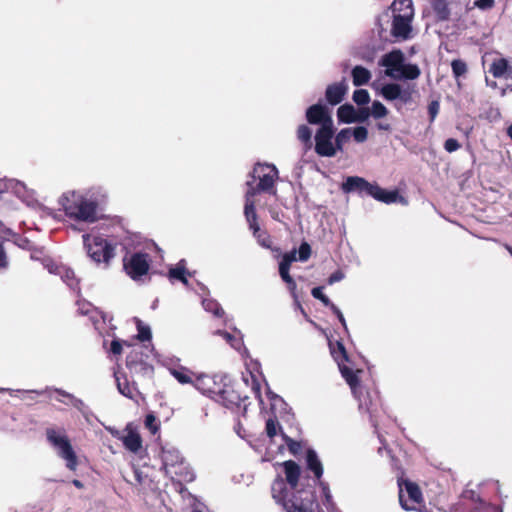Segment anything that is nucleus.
<instances>
[{
  "label": "nucleus",
  "mask_w": 512,
  "mask_h": 512,
  "mask_svg": "<svg viewBox=\"0 0 512 512\" xmlns=\"http://www.w3.org/2000/svg\"><path fill=\"white\" fill-rule=\"evenodd\" d=\"M137 328H138L137 338L140 341H147V340L151 339V330H150L149 326L144 325L140 321H138Z\"/></svg>",
  "instance_id": "37"
},
{
  "label": "nucleus",
  "mask_w": 512,
  "mask_h": 512,
  "mask_svg": "<svg viewBox=\"0 0 512 512\" xmlns=\"http://www.w3.org/2000/svg\"><path fill=\"white\" fill-rule=\"evenodd\" d=\"M353 84L355 86H361L371 79V73L368 69L362 66H356L352 70Z\"/></svg>",
  "instance_id": "23"
},
{
  "label": "nucleus",
  "mask_w": 512,
  "mask_h": 512,
  "mask_svg": "<svg viewBox=\"0 0 512 512\" xmlns=\"http://www.w3.org/2000/svg\"><path fill=\"white\" fill-rule=\"evenodd\" d=\"M276 167L268 162H257L253 169V178L258 180V187L262 190L269 189L273 186L277 177Z\"/></svg>",
  "instance_id": "13"
},
{
  "label": "nucleus",
  "mask_w": 512,
  "mask_h": 512,
  "mask_svg": "<svg viewBox=\"0 0 512 512\" xmlns=\"http://www.w3.org/2000/svg\"><path fill=\"white\" fill-rule=\"evenodd\" d=\"M345 278V274L344 272H342L341 270H337L335 271L334 273H332L328 279V283L330 285L334 284V283H337V282H340L341 280H343Z\"/></svg>",
  "instance_id": "44"
},
{
  "label": "nucleus",
  "mask_w": 512,
  "mask_h": 512,
  "mask_svg": "<svg viewBox=\"0 0 512 512\" xmlns=\"http://www.w3.org/2000/svg\"><path fill=\"white\" fill-rule=\"evenodd\" d=\"M144 424L152 434H156L160 429V422L152 413L146 416Z\"/></svg>",
  "instance_id": "31"
},
{
  "label": "nucleus",
  "mask_w": 512,
  "mask_h": 512,
  "mask_svg": "<svg viewBox=\"0 0 512 512\" xmlns=\"http://www.w3.org/2000/svg\"><path fill=\"white\" fill-rule=\"evenodd\" d=\"M369 116L368 109H361L359 112H356V122L365 121Z\"/></svg>",
  "instance_id": "50"
},
{
  "label": "nucleus",
  "mask_w": 512,
  "mask_h": 512,
  "mask_svg": "<svg viewBox=\"0 0 512 512\" xmlns=\"http://www.w3.org/2000/svg\"><path fill=\"white\" fill-rule=\"evenodd\" d=\"M337 116L339 121L343 123H354L356 122V111L352 105H342L337 110Z\"/></svg>",
  "instance_id": "24"
},
{
  "label": "nucleus",
  "mask_w": 512,
  "mask_h": 512,
  "mask_svg": "<svg viewBox=\"0 0 512 512\" xmlns=\"http://www.w3.org/2000/svg\"><path fill=\"white\" fill-rule=\"evenodd\" d=\"M307 121L311 124H320L321 127L330 124V128L333 127V120L331 118L329 110L322 105L316 104L308 108L306 112Z\"/></svg>",
  "instance_id": "16"
},
{
  "label": "nucleus",
  "mask_w": 512,
  "mask_h": 512,
  "mask_svg": "<svg viewBox=\"0 0 512 512\" xmlns=\"http://www.w3.org/2000/svg\"><path fill=\"white\" fill-rule=\"evenodd\" d=\"M320 486L322 488V493L324 496V505L328 509V511H332L336 509L335 503L333 502L332 495L330 489L326 483L320 482Z\"/></svg>",
  "instance_id": "30"
},
{
  "label": "nucleus",
  "mask_w": 512,
  "mask_h": 512,
  "mask_svg": "<svg viewBox=\"0 0 512 512\" xmlns=\"http://www.w3.org/2000/svg\"><path fill=\"white\" fill-rule=\"evenodd\" d=\"M351 128L341 130L336 136V144L339 149L352 137Z\"/></svg>",
  "instance_id": "36"
},
{
  "label": "nucleus",
  "mask_w": 512,
  "mask_h": 512,
  "mask_svg": "<svg viewBox=\"0 0 512 512\" xmlns=\"http://www.w3.org/2000/svg\"><path fill=\"white\" fill-rule=\"evenodd\" d=\"M382 96L387 100H395L401 95V88L398 84H386L381 89Z\"/></svg>",
  "instance_id": "27"
},
{
  "label": "nucleus",
  "mask_w": 512,
  "mask_h": 512,
  "mask_svg": "<svg viewBox=\"0 0 512 512\" xmlns=\"http://www.w3.org/2000/svg\"><path fill=\"white\" fill-rule=\"evenodd\" d=\"M45 267L51 274H57L61 277V279L71 288H76L78 285V280L75 276V273L72 269L58 265L52 261H49L45 264Z\"/></svg>",
  "instance_id": "17"
},
{
  "label": "nucleus",
  "mask_w": 512,
  "mask_h": 512,
  "mask_svg": "<svg viewBox=\"0 0 512 512\" xmlns=\"http://www.w3.org/2000/svg\"><path fill=\"white\" fill-rule=\"evenodd\" d=\"M438 111H439V104L437 102H433L429 106V112L431 114V117L434 118L437 115Z\"/></svg>",
  "instance_id": "53"
},
{
  "label": "nucleus",
  "mask_w": 512,
  "mask_h": 512,
  "mask_svg": "<svg viewBox=\"0 0 512 512\" xmlns=\"http://www.w3.org/2000/svg\"><path fill=\"white\" fill-rule=\"evenodd\" d=\"M393 22L391 33L395 38L406 40L411 37V22L414 17L412 0H394L391 5Z\"/></svg>",
  "instance_id": "5"
},
{
  "label": "nucleus",
  "mask_w": 512,
  "mask_h": 512,
  "mask_svg": "<svg viewBox=\"0 0 512 512\" xmlns=\"http://www.w3.org/2000/svg\"><path fill=\"white\" fill-rule=\"evenodd\" d=\"M115 378L119 392L128 398H133L135 389L133 386L129 385L126 378L117 372L115 373Z\"/></svg>",
  "instance_id": "26"
},
{
  "label": "nucleus",
  "mask_w": 512,
  "mask_h": 512,
  "mask_svg": "<svg viewBox=\"0 0 512 512\" xmlns=\"http://www.w3.org/2000/svg\"><path fill=\"white\" fill-rule=\"evenodd\" d=\"M135 475H136V477H137V480H138L139 482H141L140 475H139V473H138L137 471H135Z\"/></svg>",
  "instance_id": "58"
},
{
  "label": "nucleus",
  "mask_w": 512,
  "mask_h": 512,
  "mask_svg": "<svg viewBox=\"0 0 512 512\" xmlns=\"http://www.w3.org/2000/svg\"><path fill=\"white\" fill-rule=\"evenodd\" d=\"M217 333L222 336L234 349L239 351L243 347V341L241 337L233 336L230 333L224 331H218Z\"/></svg>",
  "instance_id": "28"
},
{
  "label": "nucleus",
  "mask_w": 512,
  "mask_h": 512,
  "mask_svg": "<svg viewBox=\"0 0 512 512\" xmlns=\"http://www.w3.org/2000/svg\"><path fill=\"white\" fill-rule=\"evenodd\" d=\"M332 309V311L337 315L339 321L341 322V324L343 325V327L345 329H347V324H346V320L342 314V312L339 310V308L337 306H335L334 304L331 305L330 307Z\"/></svg>",
  "instance_id": "48"
},
{
  "label": "nucleus",
  "mask_w": 512,
  "mask_h": 512,
  "mask_svg": "<svg viewBox=\"0 0 512 512\" xmlns=\"http://www.w3.org/2000/svg\"><path fill=\"white\" fill-rule=\"evenodd\" d=\"M74 405H75L77 408L81 409V406L83 405V402H82L81 400H75Z\"/></svg>",
  "instance_id": "56"
},
{
  "label": "nucleus",
  "mask_w": 512,
  "mask_h": 512,
  "mask_svg": "<svg viewBox=\"0 0 512 512\" xmlns=\"http://www.w3.org/2000/svg\"><path fill=\"white\" fill-rule=\"evenodd\" d=\"M334 134V128H330V124L328 123L324 127H320L318 130L315 141L316 146L315 149L317 153L322 157H332L335 154V147L331 141Z\"/></svg>",
  "instance_id": "14"
},
{
  "label": "nucleus",
  "mask_w": 512,
  "mask_h": 512,
  "mask_svg": "<svg viewBox=\"0 0 512 512\" xmlns=\"http://www.w3.org/2000/svg\"><path fill=\"white\" fill-rule=\"evenodd\" d=\"M284 439L290 449V451L293 453V454H296L298 452V450L300 449V444L296 441H293L292 439L284 436Z\"/></svg>",
  "instance_id": "46"
},
{
  "label": "nucleus",
  "mask_w": 512,
  "mask_h": 512,
  "mask_svg": "<svg viewBox=\"0 0 512 512\" xmlns=\"http://www.w3.org/2000/svg\"><path fill=\"white\" fill-rule=\"evenodd\" d=\"M444 147L448 152H453V151L457 150L460 147V145L457 140L448 139V140H446Z\"/></svg>",
  "instance_id": "45"
},
{
  "label": "nucleus",
  "mask_w": 512,
  "mask_h": 512,
  "mask_svg": "<svg viewBox=\"0 0 512 512\" xmlns=\"http://www.w3.org/2000/svg\"><path fill=\"white\" fill-rule=\"evenodd\" d=\"M306 462L308 468L314 473L316 478L319 479L323 474V467L321 461L319 460L314 450L309 449L307 451Z\"/></svg>",
  "instance_id": "20"
},
{
  "label": "nucleus",
  "mask_w": 512,
  "mask_h": 512,
  "mask_svg": "<svg viewBox=\"0 0 512 512\" xmlns=\"http://www.w3.org/2000/svg\"><path fill=\"white\" fill-rule=\"evenodd\" d=\"M73 484H74L77 488H82V487H83V484H82L79 480H74V481H73Z\"/></svg>",
  "instance_id": "54"
},
{
  "label": "nucleus",
  "mask_w": 512,
  "mask_h": 512,
  "mask_svg": "<svg viewBox=\"0 0 512 512\" xmlns=\"http://www.w3.org/2000/svg\"><path fill=\"white\" fill-rule=\"evenodd\" d=\"M58 203L65 215L71 219L89 223L97 219V204L85 193L79 191L64 192Z\"/></svg>",
  "instance_id": "2"
},
{
  "label": "nucleus",
  "mask_w": 512,
  "mask_h": 512,
  "mask_svg": "<svg viewBox=\"0 0 512 512\" xmlns=\"http://www.w3.org/2000/svg\"><path fill=\"white\" fill-rule=\"evenodd\" d=\"M278 423L273 419H268L266 422V432L269 437H274L277 434Z\"/></svg>",
  "instance_id": "42"
},
{
  "label": "nucleus",
  "mask_w": 512,
  "mask_h": 512,
  "mask_svg": "<svg viewBox=\"0 0 512 512\" xmlns=\"http://www.w3.org/2000/svg\"><path fill=\"white\" fill-rule=\"evenodd\" d=\"M170 373L181 384H193V373L184 367L170 369Z\"/></svg>",
  "instance_id": "25"
},
{
  "label": "nucleus",
  "mask_w": 512,
  "mask_h": 512,
  "mask_svg": "<svg viewBox=\"0 0 512 512\" xmlns=\"http://www.w3.org/2000/svg\"><path fill=\"white\" fill-rule=\"evenodd\" d=\"M451 66H452V71H453V74L455 75V77H460L463 74H465L467 71L466 64L461 60H454L451 64Z\"/></svg>",
  "instance_id": "40"
},
{
  "label": "nucleus",
  "mask_w": 512,
  "mask_h": 512,
  "mask_svg": "<svg viewBox=\"0 0 512 512\" xmlns=\"http://www.w3.org/2000/svg\"><path fill=\"white\" fill-rule=\"evenodd\" d=\"M353 100L359 105L367 104L370 100L368 91L364 89L354 91Z\"/></svg>",
  "instance_id": "34"
},
{
  "label": "nucleus",
  "mask_w": 512,
  "mask_h": 512,
  "mask_svg": "<svg viewBox=\"0 0 512 512\" xmlns=\"http://www.w3.org/2000/svg\"><path fill=\"white\" fill-rule=\"evenodd\" d=\"M342 189L346 193L359 191L366 192L374 199L384 202L386 204L401 202L406 204V201L396 191H388L380 188L377 185L368 183L361 177H348L342 184Z\"/></svg>",
  "instance_id": "6"
},
{
  "label": "nucleus",
  "mask_w": 512,
  "mask_h": 512,
  "mask_svg": "<svg viewBox=\"0 0 512 512\" xmlns=\"http://www.w3.org/2000/svg\"><path fill=\"white\" fill-rule=\"evenodd\" d=\"M338 366H339L342 376L345 378L346 382L351 387L353 393L356 394V386L358 384V375L357 374L360 371L357 370L356 372H354L352 369H350L348 366H346L345 364H343L341 362H338Z\"/></svg>",
  "instance_id": "21"
},
{
  "label": "nucleus",
  "mask_w": 512,
  "mask_h": 512,
  "mask_svg": "<svg viewBox=\"0 0 512 512\" xmlns=\"http://www.w3.org/2000/svg\"><path fill=\"white\" fill-rule=\"evenodd\" d=\"M7 267V258L6 253L0 244V270L5 269Z\"/></svg>",
  "instance_id": "52"
},
{
  "label": "nucleus",
  "mask_w": 512,
  "mask_h": 512,
  "mask_svg": "<svg viewBox=\"0 0 512 512\" xmlns=\"http://www.w3.org/2000/svg\"><path fill=\"white\" fill-rule=\"evenodd\" d=\"M187 275H189V273L186 270V263L184 260H181L169 269V277L171 279L179 280L184 284L188 283Z\"/></svg>",
  "instance_id": "22"
},
{
  "label": "nucleus",
  "mask_w": 512,
  "mask_h": 512,
  "mask_svg": "<svg viewBox=\"0 0 512 512\" xmlns=\"http://www.w3.org/2000/svg\"><path fill=\"white\" fill-rule=\"evenodd\" d=\"M296 250H293L289 253H285L282 257V260L279 264V271L289 270L291 264L297 260Z\"/></svg>",
  "instance_id": "29"
},
{
  "label": "nucleus",
  "mask_w": 512,
  "mask_h": 512,
  "mask_svg": "<svg viewBox=\"0 0 512 512\" xmlns=\"http://www.w3.org/2000/svg\"><path fill=\"white\" fill-rule=\"evenodd\" d=\"M379 65L384 67L385 75L392 79H416L420 75L417 65L404 62V54L400 50H392L384 54Z\"/></svg>",
  "instance_id": "4"
},
{
  "label": "nucleus",
  "mask_w": 512,
  "mask_h": 512,
  "mask_svg": "<svg viewBox=\"0 0 512 512\" xmlns=\"http://www.w3.org/2000/svg\"><path fill=\"white\" fill-rule=\"evenodd\" d=\"M285 474L283 479H276L272 485V497L282 504L286 512H320L317 511L314 494L311 490L298 489L300 466L292 461L280 464Z\"/></svg>",
  "instance_id": "1"
},
{
  "label": "nucleus",
  "mask_w": 512,
  "mask_h": 512,
  "mask_svg": "<svg viewBox=\"0 0 512 512\" xmlns=\"http://www.w3.org/2000/svg\"><path fill=\"white\" fill-rule=\"evenodd\" d=\"M254 195L255 191L253 189L246 193L244 209L245 216L249 223L250 229L253 230V234L258 240V243L265 248H270L271 241L269 236L265 232L260 231V227L256 221V213L254 209L255 202L253 200Z\"/></svg>",
  "instance_id": "9"
},
{
  "label": "nucleus",
  "mask_w": 512,
  "mask_h": 512,
  "mask_svg": "<svg viewBox=\"0 0 512 512\" xmlns=\"http://www.w3.org/2000/svg\"><path fill=\"white\" fill-rule=\"evenodd\" d=\"M161 459L165 474L172 480L178 482H191L194 480V472L176 448L164 447Z\"/></svg>",
  "instance_id": "3"
},
{
  "label": "nucleus",
  "mask_w": 512,
  "mask_h": 512,
  "mask_svg": "<svg viewBox=\"0 0 512 512\" xmlns=\"http://www.w3.org/2000/svg\"><path fill=\"white\" fill-rule=\"evenodd\" d=\"M346 89L347 87L344 83H337L328 86L326 90V98L328 102L332 105L340 103L346 93Z\"/></svg>",
  "instance_id": "19"
},
{
  "label": "nucleus",
  "mask_w": 512,
  "mask_h": 512,
  "mask_svg": "<svg viewBox=\"0 0 512 512\" xmlns=\"http://www.w3.org/2000/svg\"><path fill=\"white\" fill-rule=\"evenodd\" d=\"M387 108L379 101H374L371 107V115L375 118H382L387 115Z\"/></svg>",
  "instance_id": "32"
},
{
  "label": "nucleus",
  "mask_w": 512,
  "mask_h": 512,
  "mask_svg": "<svg viewBox=\"0 0 512 512\" xmlns=\"http://www.w3.org/2000/svg\"><path fill=\"white\" fill-rule=\"evenodd\" d=\"M46 437L57 455L65 460L67 468L75 471L78 466V459L66 433L61 429L48 428Z\"/></svg>",
  "instance_id": "8"
},
{
  "label": "nucleus",
  "mask_w": 512,
  "mask_h": 512,
  "mask_svg": "<svg viewBox=\"0 0 512 512\" xmlns=\"http://www.w3.org/2000/svg\"><path fill=\"white\" fill-rule=\"evenodd\" d=\"M203 306L207 311L212 312L215 316H222L224 314L223 309L218 305V303L212 300H204Z\"/></svg>",
  "instance_id": "35"
},
{
  "label": "nucleus",
  "mask_w": 512,
  "mask_h": 512,
  "mask_svg": "<svg viewBox=\"0 0 512 512\" xmlns=\"http://www.w3.org/2000/svg\"><path fill=\"white\" fill-rule=\"evenodd\" d=\"M334 358L339 361V357L346 359V351L341 343H338V350L333 352Z\"/></svg>",
  "instance_id": "51"
},
{
  "label": "nucleus",
  "mask_w": 512,
  "mask_h": 512,
  "mask_svg": "<svg viewBox=\"0 0 512 512\" xmlns=\"http://www.w3.org/2000/svg\"><path fill=\"white\" fill-rule=\"evenodd\" d=\"M311 294L314 298L320 300L325 306L331 307V305H333L329 298L323 293L322 287L313 288Z\"/></svg>",
  "instance_id": "39"
},
{
  "label": "nucleus",
  "mask_w": 512,
  "mask_h": 512,
  "mask_svg": "<svg viewBox=\"0 0 512 512\" xmlns=\"http://www.w3.org/2000/svg\"><path fill=\"white\" fill-rule=\"evenodd\" d=\"M475 4L481 9H488L493 6L494 0H476Z\"/></svg>",
  "instance_id": "49"
},
{
  "label": "nucleus",
  "mask_w": 512,
  "mask_h": 512,
  "mask_svg": "<svg viewBox=\"0 0 512 512\" xmlns=\"http://www.w3.org/2000/svg\"><path fill=\"white\" fill-rule=\"evenodd\" d=\"M281 278L285 281L291 290L296 288V283L289 274V270L279 271Z\"/></svg>",
  "instance_id": "43"
},
{
  "label": "nucleus",
  "mask_w": 512,
  "mask_h": 512,
  "mask_svg": "<svg viewBox=\"0 0 512 512\" xmlns=\"http://www.w3.org/2000/svg\"><path fill=\"white\" fill-rule=\"evenodd\" d=\"M507 134L508 136L510 137V139L512 140V124L510 126H508L507 128Z\"/></svg>",
  "instance_id": "55"
},
{
  "label": "nucleus",
  "mask_w": 512,
  "mask_h": 512,
  "mask_svg": "<svg viewBox=\"0 0 512 512\" xmlns=\"http://www.w3.org/2000/svg\"><path fill=\"white\" fill-rule=\"evenodd\" d=\"M399 501L403 509L415 510L416 505L422 501V493L419 487L408 480L399 483Z\"/></svg>",
  "instance_id": "11"
},
{
  "label": "nucleus",
  "mask_w": 512,
  "mask_h": 512,
  "mask_svg": "<svg viewBox=\"0 0 512 512\" xmlns=\"http://www.w3.org/2000/svg\"><path fill=\"white\" fill-rule=\"evenodd\" d=\"M380 129H388V126H385V125H382V124H379L378 125Z\"/></svg>",
  "instance_id": "57"
},
{
  "label": "nucleus",
  "mask_w": 512,
  "mask_h": 512,
  "mask_svg": "<svg viewBox=\"0 0 512 512\" xmlns=\"http://www.w3.org/2000/svg\"><path fill=\"white\" fill-rule=\"evenodd\" d=\"M509 252H510V253H511V255H512V248H509Z\"/></svg>",
  "instance_id": "59"
},
{
  "label": "nucleus",
  "mask_w": 512,
  "mask_h": 512,
  "mask_svg": "<svg viewBox=\"0 0 512 512\" xmlns=\"http://www.w3.org/2000/svg\"><path fill=\"white\" fill-rule=\"evenodd\" d=\"M351 130V136L359 143L364 142L368 137V130L363 126L351 128Z\"/></svg>",
  "instance_id": "33"
},
{
  "label": "nucleus",
  "mask_w": 512,
  "mask_h": 512,
  "mask_svg": "<svg viewBox=\"0 0 512 512\" xmlns=\"http://www.w3.org/2000/svg\"><path fill=\"white\" fill-rule=\"evenodd\" d=\"M297 135L299 140H301L303 143L310 144L312 133L309 127L301 125L297 130Z\"/></svg>",
  "instance_id": "38"
},
{
  "label": "nucleus",
  "mask_w": 512,
  "mask_h": 512,
  "mask_svg": "<svg viewBox=\"0 0 512 512\" xmlns=\"http://www.w3.org/2000/svg\"><path fill=\"white\" fill-rule=\"evenodd\" d=\"M83 244L87 255L97 264L108 266L115 257L116 243L97 234H84Z\"/></svg>",
  "instance_id": "7"
},
{
  "label": "nucleus",
  "mask_w": 512,
  "mask_h": 512,
  "mask_svg": "<svg viewBox=\"0 0 512 512\" xmlns=\"http://www.w3.org/2000/svg\"><path fill=\"white\" fill-rule=\"evenodd\" d=\"M125 344V345H128L127 342H121L119 340H114L112 341L111 343V351L112 353L114 354H120L122 352V345Z\"/></svg>",
  "instance_id": "47"
},
{
  "label": "nucleus",
  "mask_w": 512,
  "mask_h": 512,
  "mask_svg": "<svg viewBox=\"0 0 512 512\" xmlns=\"http://www.w3.org/2000/svg\"><path fill=\"white\" fill-rule=\"evenodd\" d=\"M193 385L202 394L207 395L218 402L222 401L225 391H222L220 387L217 386L212 377L208 375H199L193 381Z\"/></svg>",
  "instance_id": "15"
},
{
  "label": "nucleus",
  "mask_w": 512,
  "mask_h": 512,
  "mask_svg": "<svg viewBox=\"0 0 512 512\" xmlns=\"http://www.w3.org/2000/svg\"><path fill=\"white\" fill-rule=\"evenodd\" d=\"M489 72L496 78L508 79L512 75V67L506 59L498 58L492 62Z\"/></svg>",
  "instance_id": "18"
},
{
  "label": "nucleus",
  "mask_w": 512,
  "mask_h": 512,
  "mask_svg": "<svg viewBox=\"0 0 512 512\" xmlns=\"http://www.w3.org/2000/svg\"><path fill=\"white\" fill-rule=\"evenodd\" d=\"M111 433L119 438L124 447L131 453L139 454L143 451L142 437L133 423H128L122 433L113 430H111Z\"/></svg>",
  "instance_id": "10"
},
{
  "label": "nucleus",
  "mask_w": 512,
  "mask_h": 512,
  "mask_svg": "<svg viewBox=\"0 0 512 512\" xmlns=\"http://www.w3.org/2000/svg\"><path fill=\"white\" fill-rule=\"evenodd\" d=\"M311 255V247L308 243L304 242L300 245L298 251V260L304 262L309 259Z\"/></svg>",
  "instance_id": "41"
},
{
  "label": "nucleus",
  "mask_w": 512,
  "mask_h": 512,
  "mask_svg": "<svg viewBox=\"0 0 512 512\" xmlns=\"http://www.w3.org/2000/svg\"><path fill=\"white\" fill-rule=\"evenodd\" d=\"M149 256L144 253H135L124 259V269L133 280H140L148 273Z\"/></svg>",
  "instance_id": "12"
}]
</instances>
